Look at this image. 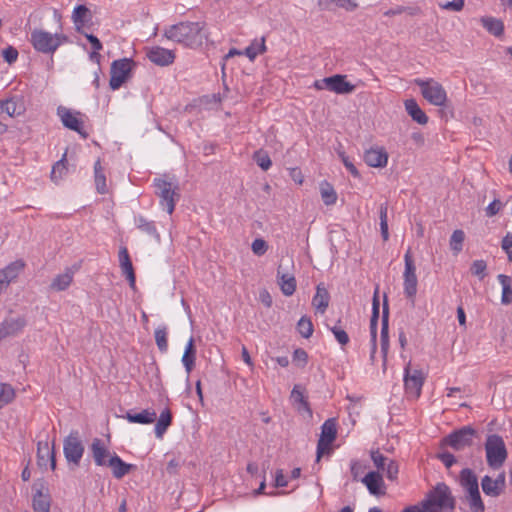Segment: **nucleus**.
Listing matches in <instances>:
<instances>
[{"label":"nucleus","mask_w":512,"mask_h":512,"mask_svg":"<svg viewBox=\"0 0 512 512\" xmlns=\"http://www.w3.org/2000/svg\"><path fill=\"white\" fill-rule=\"evenodd\" d=\"M487 263L484 260H475L470 266V272L472 275L477 276L480 280H483L487 276Z\"/></svg>","instance_id":"nucleus-54"},{"label":"nucleus","mask_w":512,"mask_h":512,"mask_svg":"<svg viewBox=\"0 0 512 512\" xmlns=\"http://www.w3.org/2000/svg\"><path fill=\"white\" fill-rule=\"evenodd\" d=\"M15 397V390L10 384L0 383V409L12 403Z\"/></svg>","instance_id":"nucleus-45"},{"label":"nucleus","mask_w":512,"mask_h":512,"mask_svg":"<svg viewBox=\"0 0 512 512\" xmlns=\"http://www.w3.org/2000/svg\"><path fill=\"white\" fill-rule=\"evenodd\" d=\"M476 434L477 431L474 428L471 426H464L445 436L441 440V446H449L456 451L463 450L466 447L472 446L473 438Z\"/></svg>","instance_id":"nucleus-8"},{"label":"nucleus","mask_w":512,"mask_h":512,"mask_svg":"<svg viewBox=\"0 0 512 512\" xmlns=\"http://www.w3.org/2000/svg\"><path fill=\"white\" fill-rule=\"evenodd\" d=\"M307 361L308 354L304 349L298 348L293 352V362L298 366L304 367L307 364Z\"/></svg>","instance_id":"nucleus-58"},{"label":"nucleus","mask_w":512,"mask_h":512,"mask_svg":"<svg viewBox=\"0 0 512 512\" xmlns=\"http://www.w3.org/2000/svg\"><path fill=\"white\" fill-rule=\"evenodd\" d=\"M389 349V308L386 297L383 303L382 321H381V352L386 363L387 353Z\"/></svg>","instance_id":"nucleus-20"},{"label":"nucleus","mask_w":512,"mask_h":512,"mask_svg":"<svg viewBox=\"0 0 512 512\" xmlns=\"http://www.w3.org/2000/svg\"><path fill=\"white\" fill-rule=\"evenodd\" d=\"M253 160L264 171H267L272 165V161H271L268 153L263 150H258L256 152H254Z\"/></svg>","instance_id":"nucleus-53"},{"label":"nucleus","mask_w":512,"mask_h":512,"mask_svg":"<svg viewBox=\"0 0 512 512\" xmlns=\"http://www.w3.org/2000/svg\"><path fill=\"white\" fill-rule=\"evenodd\" d=\"M464 239L465 233L463 230L457 229L452 233L450 238V248L455 254L462 251Z\"/></svg>","instance_id":"nucleus-49"},{"label":"nucleus","mask_w":512,"mask_h":512,"mask_svg":"<svg viewBox=\"0 0 512 512\" xmlns=\"http://www.w3.org/2000/svg\"><path fill=\"white\" fill-rule=\"evenodd\" d=\"M90 450L97 466H106L108 464V459L112 455L101 439L94 438L90 445Z\"/></svg>","instance_id":"nucleus-21"},{"label":"nucleus","mask_w":512,"mask_h":512,"mask_svg":"<svg viewBox=\"0 0 512 512\" xmlns=\"http://www.w3.org/2000/svg\"><path fill=\"white\" fill-rule=\"evenodd\" d=\"M90 17V11L85 5H78L74 8L72 19L76 25L77 31L80 32L81 27Z\"/></svg>","instance_id":"nucleus-44"},{"label":"nucleus","mask_w":512,"mask_h":512,"mask_svg":"<svg viewBox=\"0 0 512 512\" xmlns=\"http://www.w3.org/2000/svg\"><path fill=\"white\" fill-rule=\"evenodd\" d=\"M441 7L451 11H461L464 7V0H452L445 4H441Z\"/></svg>","instance_id":"nucleus-62"},{"label":"nucleus","mask_w":512,"mask_h":512,"mask_svg":"<svg viewBox=\"0 0 512 512\" xmlns=\"http://www.w3.org/2000/svg\"><path fill=\"white\" fill-rule=\"evenodd\" d=\"M119 263L123 275L126 276L131 288H135V272L126 247H121L119 250Z\"/></svg>","instance_id":"nucleus-22"},{"label":"nucleus","mask_w":512,"mask_h":512,"mask_svg":"<svg viewBox=\"0 0 512 512\" xmlns=\"http://www.w3.org/2000/svg\"><path fill=\"white\" fill-rule=\"evenodd\" d=\"M362 482L366 485L367 489L372 495L379 496L384 495V481L379 471L369 472L363 479Z\"/></svg>","instance_id":"nucleus-23"},{"label":"nucleus","mask_w":512,"mask_h":512,"mask_svg":"<svg viewBox=\"0 0 512 512\" xmlns=\"http://www.w3.org/2000/svg\"><path fill=\"white\" fill-rule=\"evenodd\" d=\"M291 400L294 402V403H297L299 404L298 406V410L301 411H306L308 412L309 414L312 413L311 409H310V406H309V403L308 401L305 399L304 397V393L303 391L300 389V386L299 385H295L292 392H291Z\"/></svg>","instance_id":"nucleus-46"},{"label":"nucleus","mask_w":512,"mask_h":512,"mask_svg":"<svg viewBox=\"0 0 512 512\" xmlns=\"http://www.w3.org/2000/svg\"><path fill=\"white\" fill-rule=\"evenodd\" d=\"M498 281L502 285V304H510L512 303V287H511V278L504 274H499L497 277Z\"/></svg>","instance_id":"nucleus-41"},{"label":"nucleus","mask_w":512,"mask_h":512,"mask_svg":"<svg viewBox=\"0 0 512 512\" xmlns=\"http://www.w3.org/2000/svg\"><path fill=\"white\" fill-rule=\"evenodd\" d=\"M425 378V374L421 369L412 368L411 364L408 363L404 369V387L406 394L414 399L419 398Z\"/></svg>","instance_id":"nucleus-11"},{"label":"nucleus","mask_w":512,"mask_h":512,"mask_svg":"<svg viewBox=\"0 0 512 512\" xmlns=\"http://www.w3.org/2000/svg\"><path fill=\"white\" fill-rule=\"evenodd\" d=\"M459 483L465 494L475 491L479 488L476 474L469 468H464L460 472Z\"/></svg>","instance_id":"nucleus-27"},{"label":"nucleus","mask_w":512,"mask_h":512,"mask_svg":"<svg viewBox=\"0 0 512 512\" xmlns=\"http://www.w3.org/2000/svg\"><path fill=\"white\" fill-rule=\"evenodd\" d=\"M67 173L66 166V153L62 156V158L57 161L52 168L51 171V179L54 182H57L63 178V176Z\"/></svg>","instance_id":"nucleus-48"},{"label":"nucleus","mask_w":512,"mask_h":512,"mask_svg":"<svg viewBox=\"0 0 512 512\" xmlns=\"http://www.w3.org/2000/svg\"><path fill=\"white\" fill-rule=\"evenodd\" d=\"M329 299L330 296L328 291L324 287L318 285L316 294L312 300L313 306L321 313H324L329 305Z\"/></svg>","instance_id":"nucleus-36"},{"label":"nucleus","mask_w":512,"mask_h":512,"mask_svg":"<svg viewBox=\"0 0 512 512\" xmlns=\"http://www.w3.org/2000/svg\"><path fill=\"white\" fill-rule=\"evenodd\" d=\"M371 459L375 465V467L379 470L384 471L385 467L387 466L389 462V458L384 456L379 450H373L371 451Z\"/></svg>","instance_id":"nucleus-55"},{"label":"nucleus","mask_w":512,"mask_h":512,"mask_svg":"<svg viewBox=\"0 0 512 512\" xmlns=\"http://www.w3.org/2000/svg\"><path fill=\"white\" fill-rule=\"evenodd\" d=\"M137 227L143 231L144 233L154 236L159 239V234L157 233L155 224L153 221H148L146 218L140 216L137 220Z\"/></svg>","instance_id":"nucleus-52"},{"label":"nucleus","mask_w":512,"mask_h":512,"mask_svg":"<svg viewBox=\"0 0 512 512\" xmlns=\"http://www.w3.org/2000/svg\"><path fill=\"white\" fill-rule=\"evenodd\" d=\"M94 174H95V185L96 190L100 194L107 193V184H106V176L103 171V167L101 166L100 160H97L94 164Z\"/></svg>","instance_id":"nucleus-40"},{"label":"nucleus","mask_w":512,"mask_h":512,"mask_svg":"<svg viewBox=\"0 0 512 512\" xmlns=\"http://www.w3.org/2000/svg\"><path fill=\"white\" fill-rule=\"evenodd\" d=\"M67 40L64 34H51L41 29L32 31L30 39L34 49L45 54L54 53Z\"/></svg>","instance_id":"nucleus-3"},{"label":"nucleus","mask_w":512,"mask_h":512,"mask_svg":"<svg viewBox=\"0 0 512 512\" xmlns=\"http://www.w3.org/2000/svg\"><path fill=\"white\" fill-rule=\"evenodd\" d=\"M388 203L384 202L379 207V219H380V231L381 236L384 241L389 239V229H388Z\"/></svg>","instance_id":"nucleus-47"},{"label":"nucleus","mask_w":512,"mask_h":512,"mask_svg":"<svg viewBox=\"0 0 512 512\" xmlns=\"http://www.w3.org/2000/svg\"><path fill=\"white\" fill-rule=\"evenodd\" d=\"M154 186L156 188L155 193L160 198V205L171 215L176 202L180 198L178 185L164 178H156Z\"/></svg>","instance_id":"nucleus-5"},{"label":"nucleus","mask_w":512,"mask_h":512,"mask_svg":"<svg viewBox=\"0 0 512 512\" xmlns=\"http://www.w3.org/2000/svg\"><path fill=\"white\" fill-rule=\"evenodd\" d=\"M63 452L68 463L78 467L84 454V445L80 439L79 432L72 430L64 439Z\"/></svg>","instance_id":"nucleus-9"},{"label":"nucleus","mask_w":512,"mask_h":512,"mask_svg":"<svg viewBox=\"0 0 512 512\" xmlns=\"http://www.w3.org/2000/svg\"><path fill=\"white\" fill-rule=\"evenodd\" d=\"M404 263L403 290L406 298L411 300L412 304H414L415 296L417 294L418 280L411 248H408L404 255Z\"/></svg>","instance_id":"nucleus-7"},{"label":"nucleus","mask_w":512,"mask_h":512,"mask_svg":"<svg viewBox=\"0 0 512 512\" xmlns=\"http://www.w3.org/2000/svg\"><path fill=\"white\" fill-rule=\"evenodd\" d=\"M146 56L152 63L158 66H168L175 60V53L172 50L160 46L148 49Z\"/></svg>","instance_id":"nucleus-15"},{"label":"nucleus","mask_w":512,"mask_h":512,"mask_svg":"<svg viewBox=\"0 0 512 512\" xmlns=\"http://www.w3.org/2000/svg\"><path fill=\"white\" fill-rule=\"evenodd\" d=\"M26 324L24 317L6 318L0 323V341L6 337L16 336L24 329Z\"/></svg>","instance_id":"nucleus-16"},{"label":"nucleus","mask_w":512,"mask_h":512,"mask_svg":"<svg viewBox=\"0 0 512 512\" xmlns=\"http://www.w3.org/2000/svg\"><path fill=\"white\" fill-rule=\"evenodd\" d=\"M480 22L491 35L495 37H501L503 35L504 23L502 20L491 16H483Z\"/></svg>","instance_id":"nucleus-31"},{"label":"nucleus","mask_w":512,"mask_h":512,"mask_svg":"<svg viewBox=\"0 0 512 512\" xmlns=\"http://www.w3.org/2000/svg\"><path fill=\"white\" fill-rule=\"evenodd\" d=\"M415 84L420 88L425 100L434 106H444L447 101V94L443 86L434 79H415Z\"/></svg>","instance_id":"nucleus-6"},{"label":"nucleus","mask_w":512,"mask_h":512,"mask_svg":"<svg viewBox=\"0 0 512 512\" xmlns=\"http://www.w3.org/2000/svg\"><path fill=\"white\" fill-rule=\"evenodd\" d=\"M251 248L255 255L261 256L268 250V244L264 239L257 238L252 242Z\"/></svg>","instance_id":"nucleus-56"},{"label":"nucleus","mask_w":512,"mask_h":512,"mask_svg":"<svg viewBox=\"0 0 512 512\" xmlns=\"http://www.w3.org/2000/svg\"><path fill=\"white\" fill-rule=\"evenodd\" d=\"M320 193L325 205L330 206L336 203L337 193L334 190L333 186L327 181H323L320 184Z\"/></svg>","instance_id":"nucleus-43"},{"label":"nucleus","mask_w":512,"mask_h":512,"mask_svg":"<svg viewBox=\"0 0 512 512\" xmlns=\"http://www.w3.org/2000/svg\"><path fill=\"white\" fill-rule=\"evenodd\" d=\"M330 330L333 333V335L335 336L336 340L339 342V344L346 345L349 342L348 334L341 327L334 326Z\"/></svg>","instance_id":"nucleus-59"},{"label":"nucleus","mask_w":512,"mask_h":512,"mask_svg":"<svg viewBox=\"0 0 512 512\" xmlns=\"http://www.w3.org/2000/svg\"><path fill=\"white\" fill-rule=\"evenodd\" d=\"M24 111L23 101L17 97L0 100V114L5 113L9 117H15L23 114Z\"/></svg>","instance_id":"nucleus-24"},{"label":"nucleus","mask_w":512,"mask_h":512,"mask_svg":"<svg viewBox=\"0 0 512 512\" xmlns=\"http://www.w3.org/2000/svg\"><path fill=\"white\" fill-rule=\"evenodd\" d=\"M125 418L130 423L151 424L156 421L157 415L154 410L145 409L139 413L127 412Z\"/></svg>","instance_id":"nucleus-32"},{"label":"nucleus","mask_w":512,"mask_h":512,"mask_svg":"<svg viewBox=\"0 0 512 512\" xmlns=\"http://www.w3.org/2000/svg\"><path fill=\"white\" fill-rule=\"evenodd\" d=\"M385 473H386V477L391 480V481H395L398 477V473H399V466H398V463L394 460H389L387 466L385 467Z\"/></svg>","instance_id":"nucleus-57"},{"label":"nucleus","mask_w":512,"mask_h":512,"mask_svg":"<svg viewBox=\"0 0 512 512\" xmlns=\"http://www.w3.org/2000/svg\"><path fill=\"white\" fill-rule=\"evenodd\" d=\"M485 451L487 464L493 469L502 467L508 456L504 440L497 434L487 436Z\"/></svg>","instance_id":"nucleus-4"},{"label":"nucleus","mask_w":512,"mask_h":512,"mask_svg":"<svg viewBox=\"0 0 512 512\" xmlns=\"http://www.w3.org/2000/svg\"><path fill=\"white\" fill-rule=\"evenodd\" d=\"M106 466L112 469L113 476L116 479L123 478L126 474H128L133 465L125 463L117 454H113L108 459V464Z\"/></svg>","instance_id":"nucleus-26"},{"label":"nucleus","mask_w":512,"mask_h":512,"mask_svg":"<svg viewBox=\"0 0 512 512\" xmlns=\"http://www.w3.org/2000/svg\"><path fill=\"white\" fill-rule=\"evenodd\" d=\"M155 342L162 353L168 350L167 328L165 326L158 327L155 330Z\"/></svg>","instance_id":"nucleus-50"},{"label":"nucleus","mask_w":512,"mask_h":512,"mask_svg":"<svg viewBox=\"0 0 512 512\" xmlns=\"http://www.w3.org/2000/svg\"><path fill=\"white\" fill-rule=\"evenodd\" d=\"M463 500L469 505L471 512H484L485 506L482 501L479 488L465 494Z\"/></svg>","instance_id":"nucleus-37"},{"label":"nucleus","mask_w":512,"mask_h":512,"mask_svg":"<svg viewBox=\"0 0 512 512\" xmlns=\"http://www.w3.org/2000/svg\"><path fill=\"white\" fill-rule=\"evenodd\" d=\"M346 75L336 74L325 78L327 90L336 94H350L356 86L346 80Z\"/></svg>","instance_id":"nucleus-14"},{"label":"nucleus","mask_w":512,"mask_h":512,"mask_svg":"<svg viewBox=\"0 0 512 512\" xmlns=\"http://www.w3.org/2000/svg\"><path fill=\"white\" fill-rule=\"evenodd\" d=\"M332 4L347 11H354L358 7L354 0H318L320 10H330Z\"/></svg>","instance_id":"nucleus-35"},{"label":"nucleus","mask_w":512,"mask_h":512,"mask_svg":"<svg viewBox=\"0 0 512 512\" xmlns=\"http://www.w3.org/2000/svg\"><path fill=\"white\" fill-rule=\"evenodd\" d=\"M172 423V413L171 411L166 408L160 413L159 418L157 419L156 425H155V435L157 438L161 439L168 429V427Z\"/></svg>","instance_id":"nucleus-34"},{"label":"nucleus","mask_w":512,"mask_h":512,"mask_svg":"<svg viewBox=\"0 0 512 512\" xmlns=\"http://www.w3.org/2000/svg\"><path fill=\"white\" fill-rule=\"evenodd\" d=\"M419 505L425 512H438L439 510L452 512L455 509V498L452 496L450 488L441 482L427 493L426 498Z\"/></svg>","instance_id":"nucleus-2"},{"label":"nucleus","mask_w":512,"mask_h":512,"mask_svg":"<svg viewBox=\"0 0 512 512\" xmlns=\"http://www.w3.org/2000/svg\"><path fill=\"white\" fill-rule=\"evenodd\" d=\"M2 56L7 63L12 64L18 58V51L13 46H8L2 51Z\"/></svg>","instance_id":"nucleus-60"},{"label":"nucleus","mask_w":512,"mask_h":512,"mask_svg":"<svg viewBox=\"0 0 512 512\" xmlns=\"http://www.w3.org/2000/svg\"><path fill=\"white\" fill-rule=\"evenodd\" d=\"M502 207V203L500 200L495 199L492 201L486 208V215L492 217L496 215Z\"/></svg>","instance_id":"nucleus-63"},{"label":"nucleus","mask_w":512,"mask_h":512,"mask_svg":"<svg viewBox=\"0 0 512 512\" xmlns=\"http://www.w3.org/2000/svg\"><path fill=\"white\" fill-rule=\"evenodd\" d=\"M405 110L408 115L418 124L425 125L428 122V116L425 112L420 108L416 100L408 99L404 103Z\"/></svg>","instance_id":"nucleus-29"},{"label":"nucleus","mask_w":512,"mask_h":512,"mask_svg":"<svg viewBox=\"0 0 512 512\" xmlns=\"http://www.w3.org/2000/svg\"><path fill=\"white\" fill-rule=\"evenodd\" d=\"M57 116L60 118L65 128L77 132L83 139L88 138L89 134L84 129V121L81 118V112L59 106L57 108Z\"/></svg>","instance_id":"nucleus-12"},{"label":"nucleus","mask_w":512,"mask_h":512,"mask_svg":"<svg viewBox=\"0 0 512 512\" xmlns=\"http://www.w3.org/2000/svg\"><path fill=\"white\" fill-rule=\"evenodd\" d=\"M297 331L304 338L312 336L314 328L311 319L306 316L301 317L297 323Z\"/></svg>","instance_id":"nucleus-51"},{"label":"nucleus","mask_w":512,"mask_h":512,"mask_svg":"<svg viewBox=\"0 0 512 512\" xmlns=\"http://www.w3.org/2000/svg\"><path fill=\"white\" fill-rule=\"evenodd\" d=\"M266 51L265 45V37H262L260 40L255 39L251 42V44L246 47L244 50V54L250 59L254 60L257 55L263 54Z\"/></svg>","instance_id":"nucleus-42"},{"label":"nucleus","mask_w":512,"mask_h":512,"mask_svg":"<svg viewBox=\"0 0 512 512\" xmlns=\"http://www.w3.org/2000/svg\"><path fill=\"white\" fill-rule=\"evenodd\" d=\"M500 481L503 483V481H504L503 476L499 477L496 480H493L490 476H487V475L484 476L481 481V486H482L483 492L489 496H493V497L498 496L501 492V490L498 486Z\"/></svg>","instance_id":"nucleus-39"},{"label":"nucleus","mask_w":512,"mask_h":512,"mask_svg":"<svg viewBox=\"0 0 512 512\" xmlns=\"http://www.w3.org/2000/svg\"><path fill=\"white\" fill-rule=\"evenodd\" d=\"M37 463L40 467H47L50 464L51 470L56 469V458L54 445L49 446L47 441H39L37 444Z\"/></svg>","instance_id":"nucleus-17"},{"label":"nucleus","mask_w":512,"mask_h":512,"mask_svg":"<svg viewBox=\"0 0 512 512\" xmlns=\"http://www.w3.org/2000/svg\"><path fill=\"white\" fill-rule=\"evenodd\" d=\"M196 360V348L194 345V339L191 337L186 345L184 354L182 356V363L185 367L187 374L189 375L194 369Z\"/></svg>","instance_id":"nucleus-33"},{"label":"nucleus","mask_w":512,"mask_h":512,"mask_svg":"<svg viewBox=\"0 0 512 512\" xmlns=\"http://www.w3.org/2000/svg\"><path fill=\"white\" fill-rule=\"evenodd\" d=\"M436 457L442 461L446 468H450L454 463H456L455 456L450 452L438 453Z\"/></svg>","instance_id":"nucleus-61"},{"label":"nucleus","mask_w":512,"mask_h":512,"mask_svg":"<svg viewBox=\"0 0 512 512\" xmlns=\"http://www.w3.org/2000/svg\"><path fill=\"white\" fill-rule=\"evenodd\" d=\"M337 428L334 419H328L321 427V435L317 443V461L325 452H329L330 445L336 439Z\"/></svg>","instance_id":"nucleus-13"},{"label":"nucleus","mask_w":512,"mask_h":512,"mask_svg":"<svg viewBox=\"0 0 512 512\" xmlns=\"http://www.w3.org/2000/svg\"><path fill=\"white\" fill-rule=\"evenodd\" d=\"M365 163L374 168H382L387 165L388 153L384 147H371L364 153Z\"/></svg>","instance_id":"nucleus-18"},{"label":"nucleus","mask_w":512,"mask_h":512,"mask_svg":"<svg viewBox=\"0 0 512 512\" xmlns=\"http://www.w3.org/2000/svg\"><path fill=\"white\" fill-rule=\"evenodd\" d=\"M34 512H50L51 497L48 492L44 493L42 489H37L32 499Z\"/></svg>","instance_id":"nucleus-30"},{"label":"nucleus","mask_w":512,"mask_h":512,"mask_svg":"<svg viewBox=\"0 0 512 512\" xmlns=\"http://www.w3.org/2000/svg\"><path fill=\"white\" fill-rule=\"evenodd\" d=\"M203 29L204 24L200 22H181L166 29L164 36L187 47L196 48L206 39Z\"/></svg>","instance_id":"nucleus-1"},{"label":"nucleus","mask_w":512,"mask_h":512,"mask_svg":"<svg viewBox=\"0 0 512 512\" xmlns=\"http://www.w3.org/2000/svg\"><path fill=\"white\" fill-rule=\"evenodd\" d=\"M379 299H378V288H376L374 296H373V302H372V315L370 319V334H371V359H374L376 349H377V325H378V319H379Z\"/></svg>","instance_id":"nucleus-19"},{"label":"nucleus","mask_w":512,"mask_h":512,"mask_svg":"<svg viewBox=\"0 0 512 512\" xmlns=\"http://www.w3.org/2000/svg\"><path fill=\"white\" fill-rule=\"evenodd\" d=\"M73 281V273L70 270H67L63 274L57 275L50 284V289L54 291H64L66 290Z\"/></svg>","instance_id":"nucleus-38"},{"label":"nucleus","mask_w":512,"mask_h":512,"mask_svg":"<svg viewBox=\"0 0 512 512\" xmlns=\"http://www.w3.org/2000/svg\"><path fill=\"white\" fill-rule=\"evenodd\" d=\"M24 267L25 263L23 260H16L0 270V277L3 281H7V285L9 286V284L18 277Z\"/></svg>","instance_id":"nucleus-28"},{"label":"nucleus","mask_w":512,"mask_h":512,"mask_svg":"<svg viewBox=\"0 0 512 512\" xmlns=\"http://www.w3.org/2000/svg\"><path fill=\"white\" fill-rule=\"evenodd\" d=\"M287 484H288V481H287L285 475L283 474V470L278 469L276 471V475H275V486L276 487H286Z\"/></svg>","instance_id":"nucleus-64"},{"label":"nucleus","mask_w":512,"mask_h":512,"mask_svg":"<svg viewBox=\"0 0 512 512\" xmlns=\"http://www.w3.org/2000/svg\"><path fill=\"white\" fill-rule=\"evenodd\" d=\"M277 281L285 296H291L296 290V279L293 275L282 271V264L277 269Z\"/></svg>","instance_id":"nucleus-25"},{"label":"nucleus","mask_w":512,"mask_h":512,"mask_svg":"<svg viewBox=\"0 0 512 512\" xmlns=\"http://www.w3.org/2000/svg\"><path fill=\"white\" fill-rule=\"evenodd\" d=\"M134 61L129 58L115 60L110 68V81L109 85L112 90L119 89L130 77Z\"/></svg>","instance_id":"nucleus-10"}]
</instances>
